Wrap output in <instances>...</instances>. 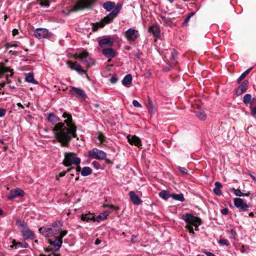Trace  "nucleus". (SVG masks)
<instances>
[{
	"mask_svg": "<svg viewBox=\"0 0 256 256\" xmlns=\"http://www.w3.org/2000/svg\"><path fill=\"white\" fill-rule=\"evenodd\" d=\"M60 112L62 113V117L66 118L64 122H58L52 129V132L56 140L61 144L62 146L68 147L72 138H78L76 134V126L73 122L72 115L65 112L63 108L59 109Z\"/></svg>",
	"mask_w": 256,
	"mask_h": 256,
	"instance_id": "f257e3e1",
	"label": "nucleus"
},
{
	"mask_svg": "<svg viewBox=\"0 0 256 256\" xmlns=\"http://www.w3.org/2000/svg\"><path fill=\"white\" fill-rule=\"evenodd\" d=\"M102 7L107 12H110L99 22L96 23V25L100 28H103L106 24L112 22L120 13L122 6L120 4H116L114 2L106 1L103 3Z\"/></svg>",
	"mask_w": 256,
	"mask_h": 256,
	"instance_id": "f03ea898",
	"label": "nucleus"
},
{
	"mask_svg": "<svg viewBox=\"0 0 256 256\" xmlns=\"http://www.w3.org/2000/svg\"><path fill=\"white\" fill-rule=\"evenodd\" d=\"M62 226V222L60 220H56L49 226H43L38 228V232L46 238H50L58 234Z\"/></svg>",
	"mask_w": 256,
	"mask_h": 256,
	"instance_id": "7ed1b4c3",
	"label": "nucleus"
},
{
	"mask_svg": "<svg viewBox=\"0 0 256 256\" xmlns=\"http://www.w3.org/2000/svg\"><path fill=\"white\" fill-rule=\"evenodd\" d=\"M76 154L74 152H69L64 153V158L62 164L65 166L68 167L72 164L78 166L80 164V158L75 156Z\"/></svg>",
	"mask_w": 256,
	"mask_h": 256,
	"instance_id": "20e7f679",
	"label": "nucleus"
},
{
	"mask_svg": "<svg viewBox=\"0 0 256 256\" xmlns=\"http://www.w3.org/2000/svg\"><path fill=\"white\" fill-rule=\"evenodd\" d=\"M74 58L80 60L82 64L86 65L88 68L94 64V60L89 56L88 52L86 51H82L78 54H74Z\"/></svg>",
	"mask_w": 256,
	"mask_h": 256,
	"instance_id": "39448f33",
	"label": "nucleus"
},
{
	"mask_svg": "<svg viewBox=\"0 0 256 256\" xmlns=\"http://www.w3.org/2000/svg\"><path fill=\"white\" fill-rule=\"evenodd\" d=\"M182 218L186 224V227H193L194 226L199 224H202V219L196 216H194L190 213H186L182 215Z\"/></svg>",
	"mask_w": 256,
	"mask_h": 256,
	"instance_id": "423d86ee",
	"label": "nucleus"
},
{
	"mask_svg": "<svg viewBox=\"0 0 256 256\" xmlns=\"http://www.w3.org/2000/svg\"><path fill=\"white\" fill-rule=\"evenodd\" d=\"M96 1V0H78L70 11L77 12L85 8H90Z\"/></svg>",
	"mask_w": 256,
	"mask_h": 256,
	"instance_id": "0eeeda50",
	"label": "nucleus"
},
{
	"mask_svg": "<svg viewBox=\"0 0 256 256\" xmlns=\"http://www.w3.org/2000/svg\"><path fill=\"white\" fill-rule=\"evenodd\" d=\"M88 156L96 160H105L106 157V153L102 150L97 148H94L88 152Z\"/></svg>",
	"mask_w": 256,
	"mask_h": 256,
	"instance_id": "6e6552de",
	"label": "nucleus"
},
{
	"mask_svg": "<svg viewBox=\"0 0 256 256\" xmlns=\"http://www.w3.org/2000/svg\"><path fill=\"white\" fill-rule=\"evenodd\" d=\"M34 34L38 39L49 38L52 36V34L48 29L45 28H38L34 31Z\"/></svg>",
	"mask_w": 256,
	"mask_h": 256,
	"instance_id": "1a4fd4ad",
	"label": "nucleus"
},
{
	"mask_svg": "<svg viewBox=\"0 0 256 256\" xmlns=\"http://www.w3.org/2000/svg\"><path fill=\"white\" fill-rule=\"evenodd\" d=\"M140 34L138 30L133 28H130L126 31L124 36L129 42H134L140 37Z\"/></svg>",
	"mask_w": 256,
	"mask_h": 256,
	"instance_id": "9d476101",
	"label": "nucleus"
},
{
	"mask_svg": "<svg viewBox=\"0 0 256 256\" xmlns=\"http://www.w3.org/2000/svg\"><path fill=\"white\" fill-rule=\"evenodd\" d=\"M234 206L238 208L240 211L246 212L250 208V205L247 204L244 199L240 198H236L234 200Z\"/></svg>",
	"mask_w": 256,
	"mask_h": 256,
	"instance_id": "9b49d317",
	"label": "nucleus"
},
{
	"mask_svg": "<svg viewBox=\"0 0 256 256\" xmlns=\"http://www.w3.org/2000/svg\"><path fill=\"white\" fill-rule=\"evenodd\" d=\"M66 64L71 70H76L80 74H86V71L83 70L82 66L76 62H73L71 60H68L66 62Z\"/></svg>",
	"mask_w": 256,
	"mask_h": 256,
	"instance_id": "f8f14e48",
	"label": "nucleus"
},
{
	"mask_svg": "<svg viewBox=\"0 0 256 256\" xmlns=\"http://www.w3.org/2000/svg\"><path fill=\"white\" fill-rule=\"evenodd\" d=\"M22 236L26 240H33L36 236L34 232L28 226L20 230Z\"/></svg>",
	"mask_w": 256,
	"mask_h": 256,
	"instance_id": "ddd939ff",
	"label": "nucleus"
},
{
	"mask_svg": "<svg viewBox=\"0 0 256 256\" xmlns=\"http://www.w3.org/2000/svg\"><path fill=\"white\" fill-rule=\"evenodd\" d=\"M24 195V192L20 188H16L10 192L9 194L8 195V198L10 200H12L17 196L22 197Z\"/></svg>",
	"mask_w": 256,
	"mask_h": 256,
	"instance_id": "4468645a",
	"label": "nucleus"
},
{
	"mask_svg": "<svg viewBox=\"0 0 256 256\" xmlns=\"http://www.w3.org/2000/svg\"><path fill=\"white\" fill-rule=\"evenodd\" d=\"M74 94H76L81 97L84 100H86L87 98V96L83 90L78 88L71 86L70 90V94L72 96Z\"/></svg>",
	"mask_w": 256,
	"mask_h": 256,
	"instance_id": "2eb2a0df",
	"label": "nucleus"
},
{
	"mask_svg": "<svg viewBox=\"0 0 256 256\" xmlns=\"http://www.w3.org/2000/svg\"><path fill=\"white\" fill-rule=\"evenodd\" d=\"M128 142L132 145H134L138 148L142 146L141 140L137 136L128 134L127 136Z\"/></svg>",
	"mask_w": 256,
	"mask_h": 256,
	"instance_id": "dca6fc26",
	"label": "nucleus"
},
{
	"mask_svg": "<svg viewBox=\"0 0 256 256\" xmlns=\"http://www.w3.org/2000/svg\"><path fill=\"white\" fill-rule=\"evenodd\" d=\"M148 31L152 34L156 38H160V26L158 24H154L152 25L149 27Z\"/></svg>",
	"mask_w": 256,
	"mask_h": 256,
	"instance_id": "f3484780",
	"label": "nucleus"
},
{
	"mask_svg": "<svg viewBox=\"0 0 256 256\" xmlns=\"http://www.w3.org/2000/svg\"><path fill=\"white\" fill-rule=\"evenodd\" d=\"M47 120L52 125L55 126L58 124V122L60 120V119L57 116L54 112H49L46 114Z\"/></svg>",
	"mask_w": 256,
	"mask_h": 256,
	"instance_id": "a211bd4d",
	"label": "nucleus"
},
{
	"mask_svg": "<svg viewBox=\"0 0 256 256\" xmlns=\"http://www.w3.org/2000/svg\"><path fill=\"white\" fill-rule=\"evenodd\" d=\"M102 53L108 58H113L116 56V52L111 48H104L102 50Z\"/></svg>",
	"mask_w": 256,
	"mask_h": 256,
	"instance_id": "6ab92c4d",
	"label": "nucleus"
},
{
	"mask_svg": "<svg viewBox=\"0 0 256 256\" xmlns=\"http://www.w3.org/2000/svg\"><path fill=\"white\" fill-rule=\"evenodd\" d=\"M248 80H244L236 90V95L240 96L246 92L248 89Z\"/></svg>",
	"mask_w": 256,
	"mask_h": 256,
	"instance_id": "aec40b11",
	"label": "nucleus"
},
{
	"mask_svg": "<svg viewBox=\"0 0 256 256\" xmlns=\"http://www.w3.org/2000/svg\"><path fill=\"white\" fill-rule=\"evenodd\" d=\"M128 194L130 201L134 205L138 206L142 204V200L136 194L134 191L130 192Z\"/></svg>",
	"mask_w": 256,
	"mask_h": 256,
	"instance_id": "412c9836",
	"label": "nucleus"
},
{
	"mask_svg": "<svg viewBox=\"0 0 256 256\" xmlns=\"http://www.w3.org/2000/svg\"><path fill=\"white\" fill-rule=\"evenodd\" d=\"M114 42L113 40L110 37L104 38L98 40L99 46L101 48L105 46H113Z\"/></svg>",
	"mask_w": 256,
	"mask_h": 256,
	"instance_id": "4be33fe9",
	"label": "nucleus"
},
{
	"mask_svg": "<svg viewBox=\"0 0 256 256\" xmlns=\"http://www.w3.org/2000/svg\"><path fill=\"white\" fill-rule=\"evenodd\" d=\"M48 242L50 245L53 246V249L54 252H56L60 250L62 244V241H60L59 240L56 239H55L54 241L49 239Z\"/></svg>",
	"mask_w": 256,
	"mask_h": 256,
	"instance_id": "5701e85b",
	"label": "nucleus"
},
{
	"mask_svg": "<svg viewBox=\"0 0 256 256\" xmlns=\"http://www.w3.org/2000/svg\"><path fill=\"white\" fill-rule=\"evenodd\" d=\"M178 52L176 49L172 48L171 52V56L170 58V63L171 65L176 66L178 63Z\"/></svg>",
	"mask_w": 256,
	"mask_h": 256,
	"instance_id": "b1692460",
	"label": "nucleus"
},
{
	"mask_svg": "<svg viewBox=\"0 0 256 256\" xmlns=\"http://www.w3.org/2000/svg\"><path fill=\"white\" fill-rule=\"evenodd\" d=\"M8 72H10V76H12L14 74L12 69H11L10 68L6 67L3 64L0 66V76L2 74H7Z\"/></svg>",
	"mask_w": 256,
	"mask_h": 256,
	"instance_id": "393cba45",
	"label": "nucleus"
},
{
	"mask_svg": "<svg viewBox=\"0 0 256 256\" xmlns=\"http://www.w3.org/2000/svg\"><path fill=\"white\" fill-rule=\"evenodd\" d=\"M215 188H214V193L217 196H220L222 194L221 188H222V184L219 182L214 183Z\"/></svg>",
	"mask_w": 256,
	"mask_h": 256,
	"instance_id": "a878e982",
	"label": "nucleus"
},
{
	"mask_svg": "<svg viewBox=\"0 0 256 256\" xmlns=\"http://www.w3.org/2000/svg\"><path fill=\"white\" fill-rule=\"evenodd\" d=\"M12 245L10 246L12 248H13L15 246V248H16L17 247H21L23 248H28V244L26 242H17L15 240H12Z\"/></svg>",
	"mask_w": 256,
	"mask_h": 256,
	"instance_id": "bb28decb",
	"label": "nucleus"
},
{
	"mask_svg": "<svg viewBox=\"0 0 256 256\" xmlns=\"http://www.w3.org/2000/svg\"><path fill=\"white\" fill-rule=\"evenodd\" d=\"M132 77L131 74H126L123 78L122 80V84L125 86H128L132 82Z\"/></svg>",
	"mask_w": 256,
	"mask_h": 256,
	"instance_id": "cd10ccee",
	"label": "nucleus"
},
{
	"mask_svg": "<svg viewBox=\"0 0 256 256\" xmlns=\"http://www.w3.org/2000/svg\"><path fill=\"white\" fill-rule=\"evenodd\" d=\"M230 192H232L235 195L239 196H248L250 194V192H248L247 193H244L240 191L239 189H235L232 188L230 189Z\"/></svg>",
	"mask_w": 256,
	"mask_h": 256,
	"instance_id": "c85d7f7f",
	"label": "nucleus"
},
{
	"mask_svg": "<svg viewBox=\"0 0 256 256\" xmlns=\"http://www.w3.org/2000/svg\"><path fill=\"white\" fill-rule=\"evenodd\" d=\"M26 78L25 80L28 82L32 83L34 84H37L38 82L34 78V74L30 72L25 74Z\"/></svg>",
	"mask_w": 256,
	"mask_h": 256,
	"instance_id": "c756f323",
	"label": "nucleus"
},
{
	"mask_svg": "<svg viewBox=\"0 0 256 256\" xmlns=\"http://www.w3.org/2000/svg\"><path fill=\"white\" fill-rule=\"evenodd\" d=\"M81 220L83 221L90 222V220H94V216L92 214H82L81 215Z\"/></svg>",
	"mask_w": 256,
	"mask_h": 256,
	"instance_id": "7c9ffc66",
	"label": "nucleus"
},
{
	"mask_svg": "<svg viewBox=\"0 0 256 256\" xmlns=\"http://www.w3.org/2000/svg\"><path fill=\"white\" fill-rule=\"evenodd\" d=\"M159 196L164 200H168L170 198H172V194L168 191L163 190L159 192Z\"/></svg>",
	"mask_w": 256,
	"mask_h": 256,
	"instance_id": "2f4dec72",
	"label": "nucleus"
},
{
	"mask_svg": "<svg viewBox=\"0 0 256 256\" xmlns=\"http://www.w3.org/2000/svg\"><path fill=\"white\" fill-rule=\"evenodd\" d=\"M252 68L253 67H251L244 72L237 79V82L240 84Z\"/></svg>",
	"mask_w": 256,
	"mask_h": 256,
	"instance_id": "473e14b6",
	"label": "nucleus"
},
{
	"mask_svg": "<svg viewBox=\"0 0 256 256\" xmlns=\"http://www.w3.org/2000/svg\"><path fill=\"white\" fill-rule=\"evenodd\" d=\"M172 198L174 200H178L181 202H183L185 200L184 194L182 193L179 194L173 193L172 194Z\"/></svg>",
	"mask_w": 256,
	"mask_h": 256,
	"instance_id": "72a5a7b5",
	"label": "nucleus"
},
{
	"mask_svg": "<svg viewBox=\"0 0 256 256\" xmlns=\"http://www.w3.org/2000/svg\"><path fill=\"white\" fill-rule=\"evenodd\" d=\"M92 172V170L88 166H85L82 168L81 170V175L83 176H86L90 175Z\"/></svg>",
	"mask_w": 256,
	"mask_h": 256,
	"instance_id": "f704fd0d",
	"label": "nucleus"
},
{
	"mask_svg": "<svg viewBox=\"0 0 256 256\" xmlns=\"http://www.w3.org/2000/svg\"><path fill=\"white\" fill-rule=\"evenodd\" d=\"M147 108L148 109V111L150 113H154L156 111V108L153 104L152 100H150L149 98L147 102Z\"/></svg>",
	"mask_w": 256,
	"mask_h": 256,
	"instance_id": "c9c22d12",
	"label": "nucleus"
},
{
	"mask_svg": "<svg viewBox=\"0 0 256 256\" xmlns=\"http://www.w3.org/2000/svg\"><path fill=\"white\" fill-rule=\"evenodd\" d=\"M97 138L100 141V144H104L108 142L106 137L101 132H98Z\"/></svg>",
	"mask_w": 256,
	"mask_h": 256,
	"instance_id": "e433bc0d",
	"label": "nucleus"
},
{
	"mask_svg": "<svg viewBox=\"0 0 256 256\" xmlns=\"http://www.w3.org/2000/svg\"><path fill=\"white\" fill-rule=\"evenodd\" d=\"M196 116L201 120H204L206 118V114L203 110H198L196 112Z\"/></svg>",
	"mask_w": 256,
	"mask_h": 256,
	"instance_id": "4c0bfd02",
	"label": "nucleus"
},
{
	"mask_svg": "<svg viewBox=\"0 0 256 256\" xmlns=\"http://www.w3.org/2000/svg\"><path fill=\"white\" fill-rule=\"evenodd\" d=\"M16 224L18 226V228L20 229V230L22 229H23L24 228L28 227L26 223L24 220H22L20 219H16Z\"/></svg>",
	"mask_w": 256,
	"mask_h": 256,
	"instance_id": "58836bf2",
	"label": "nucleus"
},
{
	"mask_svg": "<svg viewBox=\"0 0 256 256\" xmlns=\"http://www.w3.org/2000/svg\"><path fill=\"white\" fill-rule=\"evenodd\" d=\"M256 100V98H253L252 101ZM250 116L254 118H256V106H254L252 103H250Z\"/></svg>",
	"mask_w": 256,
	"mask_h": 256,
	"instance_id": "ea45409f",
	"label": "nucleus"
},
{
	"mask_svg": "<svg viewBox=\"0 0 256 256\" xmlns=\"http://www.w3.org/2000/svg\"><path fill=\"white\" fill-rule=\"evenodd\" d=\"M196 12H191L187 16L184 18L183 22L182 23V26H185L188 25V22L190 20V18L194 15Z\"/></svg>",
	"mask_w": 256,
	"mask_h": 256,
	"instance_id": "a19ab883",
	"label": "nucleus"
},
{
	"mask_svg": "<svg viewBox=\"0 0 256 256\" xmlns=\"http://www.w3.org/2000/svg\"><path fill=\"white\" fill-rule=\"evenodd\" d=\"M160 18L163 21L164 26H170L172 22L170 18H167L165 16H161Z\"/></svg>",
	"mask_w": 256,
	"mask_h": 256,
	"instance_id": "79ce46f5",
	"label": "nucleus"
},
{
	"mask_svg": "<svg viewBox=\"0 0 256 256\" xmlns=\"http://www.w3.org/2000/svg\"><path fill=\"white\" fill-rule=\"evenodd\" d=\"M252 99V96L250 94H246L243 98V102L245 104H248Z\"/></svg>",
	"mask_w": 256,
	"mask_h": 256,
	"instance_id": "37998d69",
	"label": "nucleus"
},
{
	"mask_svg": "<svg viewBox=\"0 0 256 256\" xmlns=\"http://www.w3.org/2000/svg\"><path fill=\"white\" fill-rule=\"evenodd\" d=\"M38 4L42 7H46L48 8L50 6V0H40L38 2Z\"/></svg>",
	"mask_w": 256,
	"mask_h": 256,
	"instance_id": "c03bdc74",
	"label": "nucleus"
},
{
	"mask_svg": "<svg viewBox=\"0 0 256 256\" xmlns=\"http://www.w3.org/2000/svg\"><path fill=\"white\" fill-rule=\"evenodd\" d=\"M133 55L134 56L136 60L140 59V56L142 55V52L138 50L136 52H132Z\"/></svg>",
	"mask_w": 256,
	"mask_h": 256,
	"instance_id": "a18cd8bd",
	"label": "nucleus"
},
{
	"mask_svg": "<svg viewBox=\"0 0 256 256\" xmlns=\"http://www.w3.org/2000/svg\"><path fill=\"white\" fill-rule=\"evenodd\" d=\"M109 212L108 211H105L104 212L100 214H99L97 218L100 219L101 220H104L106 218V216L108 215Z\"/></svg>",
	"mask_w": 256,
	"mask_h": 256,
	"instance_id": "49530a36",
	"label": "nucleus"
},
{
	"mask_svg": "<svg viewBox=\"0 0 256 256\" xmlns=\"http://www.w3.org/2000/svg\"><path fill=\"white\" fill-rule=\"evenodd\" d=\"M4 46L6 48V50H8L10 48H13V47L16 48V47H18V45L17 44H11L10 43L7 42V43H6L5 44Z\"/></svg>",
	"mask_w": 256,
	"mask_h": 256,
	"instance_id": "de8ad7c7",
	"label": "nucleus"
},
{
	"mask_svg": "<svg viewBox=\"0 0 256 256\" xmlns=\"http://www.w3.org/2000/svg\"><path fill=\"white\" fill-rule=\"evenodd\" d=\"M218 242L220 244L225 245L226 246H228L230 244L228 240L226 239L220 240Z\"/></svg>",
	"mask_w": 256,
	"mask_h": 256,
	"instance_id": "09e8293b",
	"label": "nucleus"
},
{
	"mask_svg": "<svg viewBox=\"0 0 256 256\" xmlns=\"http://www.w3.org/2000/svg\"><path fill=\"white\" fill-rule=\"evenodd\" d=\"M92 166L96 170H98L99 168H100V164L97 162V161H94L92 163Z\"/></svg>",
	"mask_w": 256,
	"mask_h": 256,
	"instance_id": "8fccbe9b",
	"label": "nucleus"
},
{
	"mask_svg": "<svg viewBox=\"0 0 256 256\" xmlns=\"http://www.w3.org/2000/svg\"><path fill=\"white\" fill-rule=\"evenodd\" d=\"M178 170L183 174H188V172L186 170V168L184 167H182L179 166L178 167Z\"/></svg>",
	"mask_w": 256,
	"mask_h": 256,
	"instance_id": "3c124183",
	"label": "nucleus"
},
{
	"mask_svg": "<svg viewBox=\"0 0 256 256\" xmlns=\"http://www.w3.org/2000/svg\"><path fill=\"white\" fill-rule=\"evenodd\" d=\"M230 234L234 240L236 239L237 236V233L234 228L231 229L230 230Z\"/></svg>",
	"mask_w": 256,
	"mask_h": 256,
	"instance_id": "603ef678",
	"label": "nucleus"
},
{
	"mask_svg": "<svg viewBox=\"0 0 256 256\" xmlns=\"http://www.w3.org/2000/svg\"><path fill=\"white\" fill-rule=\"evenodd\" d=\"M118 80V78L116 76H112L110 79V81L112 84H115Z\"/></svg>",
	"mask_w": 256,
	"mask_h": 256,
	"instance_id": "864d4df0",
	"label": "nucleus"
},
{
	"mask_svg": "<svg viewBox=\"0 0 256 256\" xmlns=\"http://www.w3.org/2000/svg\"><path fill=\"white\" fill-rule=\"evenodd\" d=\"M132 104L136 108H141L142 105L140 104V102L136 100H134L132 101Z\"/></svg>",
	"mask_w": 256,
	"mask_h": 256,
	"instance_id": "5fc2aeb1",
	"label": "nucleus"
},
{
	"mask_svg": "<svg viewBox=\"0 0 256 256\" xmlns=\"http://www.w3.org/2000/svg\"><path fill=\"white\" fill-rule=\"evenodd\" d=\"M6 114V110L2 108H0V117L4 116Z\"/></svg>",
	"mask_w": 256,
	"mask_h": 256,
	"instance_id": "6e6d98bb",
	"label": "nucleus"
},
{
	"mask_svg": "<svg viewBox=\"0 0 256 256\" xmlns=\"http://www.w3.org/2000/svg\"><path fill=\"white\" fill-rule=\"evenodd\" d=\"M62 237H64L65 236H66L68 234V230H60V232L58 233Z\"/></svg>",
	"mask_w": 256,
	"mask_h": 256,
	"instance_id": "4d7b16f0",
	"label": "nucleus"
},
{
	"mask_svg": "<svg viewBox=\"0 0 256 256\" xmlns=\"http://www.w3.org/2000/svg\"><path fill=\"white\" fill-rule=\"evenodd\" d=\"M202 252H203V253L206 254L207 256H216L212 252L208 251L206 250H204L202 251Z\"/></svg>",
	"mask_w": 256,
	"mask_h": 256,
	"instance_id": "13d9d810",
	"label": "nucleus"
},
{
	"mask_svg": "<svg viewBox=\"0 0 256 256\" xmlns=\"http://www.w3.org/2000/svg\"><path fill=\"white\" fill-rule=\"evenodd\" d=\"M220 212L222 214L226 215L228 214V208H224Z\"/></svg>",
	"mask_w": 256,
	"mask_h": 256,
	"instance_id": "bf43d9fd",
	"label": "nucleus"
},
{
	"mask_svg": "<svg viewBox=\"0 0 256 256\" xmlns=\"http://www.w3.org/2000/svg\"><path fill=\"white\" fill-rule=\"evenodd\" d=\"M8 54L10 56H16L18 55V52H17V51H13V50H10L8 52Z\"/></svg>",
	"mask_w": 256,
	"mask_h": 256,
	"instance_id": "052dcab7",
	"label": "nucleus"
},
{
	"mask_svg": "<svg viewBox=\"0 0 256 256\" xmlns=\"http://www.w3.org/2000/svg\"><path fill=\"white\" fill-rule=\"evenodd\" d=\"M186 228H188V232L190 234H195V232H194V228H193V227L192 226H190V227H186Z\"/></svg>",
	"mask_w": 256,
	"mask_h": 256,
	"instance_id": "680f3d73",
	"label": "nucleus"
},
{
	"mask_svg": "<svg viewBox=\"0 0 256 256\" xmlns=\"http://www.w3.org/2000/svg\"><path fill=\"white\" fill-rule=\"evenodd\" d=\"M66 174V172H65V171H63L62 172H60L58 174V176H56V180H58V177H62V176H64Z\"/></svg>",
	"mask_w": 256,
	"mask_h": 256,
	"instance_id": "e2e57ef3",
	"label": "nucleus"
},
{
	"mask_svg": "<svg viewBox=\"0 0 256 256\" xmlns=\"http://www.w3.org/2000/svg\"><path fill=\"white\" fill-rule=\"evenodd\" d=\"M44 250L46 253L51 252L52 254L54 252V249L52 248H45Z\"/></svg>",
	"mask_w": 256,
	"mask_h": 256,
	"instance_id": "0e129e2a",
	"label": "nucleus"
},
{
	"mask_svg": "<svg viewBox=\"0 0 256 256\" xmlns=\"http://www.w3.org/2000/svg\"><path fill=\"white\" fill-rule=\"evenodd\" d=\"M174 66H172V65H170L169 66H167V67H165V68H164V70L165 71V72H168L170 71L172 68Z\"/></svg>",
	"mask_w": 256,
	"mask_h": 256,
	"instance_id": "69168bd1",
	"label": "nucleus"
},
{
	"mask_svg": "<svg viewBox=\"0 0 256 256\" xmlns=\"http://www.w3.org/2000/svg\"><path fill=\"white\" fill-rule=\"evenodd\" d=\"M72 170H74V167L72 166V167H70V168H68L66 170H65V172L66 174L67 172H72Z\"/></svg>",
	"mask_w": 256,
	"mask_h": 256,
	"instance_id": "338daca9",
	"label": "nucleus"
},
{
	"mask_svg": "<svg viewBox=\"0 0 256 256\" xmlns=\"http://www.w3.org/2000/svg\"><path fill=\"white\" fill-rule=\"evenodd\" d=\"M248 174L251 177V178L254 180V183L256 184V178L250 173H248Z\"/></svg>",
	"mask_w": 256,
	"mask_h": 256,
	"instance_id": "774afa93",
	"label": "nucleus"
}]
</instances>
